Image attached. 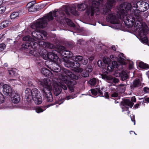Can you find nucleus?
Returning a JSON list of instances; mask_svg holds the SVG:
<instances>
[{"label":"nucleus","instance_id":"nucleus-22","mask_svg":"<svg viewBox=\"0 0 149 149\" xmlns=\"http://www.w3.org/2000/svg\"><path fill=\"white\" fill-rule=\"evenodd\" d=\"M40 53L39 56H41L43 59L45 60L48 59L49 52H47L46 50L43 49L42 51H41Z\"/></svg>","mask_w":149,"mask_h":149},{"label":"nucleus","instance_id":"nucleus-53","mask_svg":"<svg viewBox=\"0 0 149 149\" xmlns=\"http://www.w3.org/2000/svg\"><path fill=\"white\" fill-rule=\"evenodd\" d=\"M130 117L131 120L134 122V125L135 124V116L134 115H132V116H130Z\"/></svg>","mask_w":149,"mask_h":149},{"label":"nucleus","instance_id":"nucleus-2","mask_svg":"<svg viewBox=\"0 0 149 149\" xmlns=\"http://www.w3.org/2000/svg\"><path fill=\"white\" fill-rule=\"evenodd\" d=\"M132 8L130 11L131 19H134L135 24L134 31L138 33V38L143 43L148 44V40L146 36L147 32L144 24L142 23V12L146 11L149 8V4L143 1L136 2L132 1Z\"/></svg>","mask_w":149,"mask_h":149},{"label":"nucleus","instance_id":"nucleus-3","mask_svg":"<svg viewBox=\"0 0 149 149\" xmlns=\"http://www.w3.org/2000/svg\"><path fill=\"white\" fill-rule=\"evenodd\" d=\"M132 1L131 3L127 2H124L119 5L118 8L120 14L118 18L115 13H111L109 14L106 19L107 21L113 24L119 23V19L122 20L126 27L131 28L135 24L134 19H131L130 11L132 8Z\"/></svg>","mask_w":149,"mask_h":149},{"label":"nucleus","instance_id":"nucleus-31","mask_svg":"<svg viewBox=\"0 0 149 149\" xmlns=\"http://www.w3.org/2000/svg\"><path fill=\"white\" fill-rule=\"evenodd\" d=\"M75 79H72L70 81H68L67 85V86H73L76 84V81Z\"/></svg>","mask_w":149,"mask_h":149},{"label":"nucleus","instance_id":"nucleus-44","mask_svg":"<svg viewBox=\"0 0 149 149\" xmlns=\"http://www.w3.org/2000/svg\"><path fill=\"white\" fill-rule=\"evenodd\" d=\"M6 48V45L2 43L0 44V52L3 51Z\"/></svg>","mask_w":149,"mask_h":149},{"label":"nucleus","instance_id":"nucleus-45","mask_svg":"<svg viewBox=\"0 0 149 149\" xmlns=\"http://www.w3.org/2000/svg\"><path fill=\"white\" fill-rule=\"evenodd\" d=\"M81 63L84 65H86L88 63V60L87 59H84L83 58V59L81 61Z\"/></svg>","mask_w":149,"mask_h":149},{"label":"nucleus","instance_id":"nucleus-32","mask_svg":"<svg viewBox=\"0 0 149 149\" xmlns=\"http://www.w3.org/2000/svg\"><path fill=\"white\" fill-rule=\"evenodd\" d=\"M88 83L91 86H95L96 84L97 79L95 78L91 79L88 81Z\"/></svg>","mask_w":149,"mask_h":149},{"label":"nucleus","instance_id":"nucleus-60","mask_svg":"<svg viewBox=\"0 0 149 149\" xmlns=\"http://www.w3.org/2000/svg\"><path fill=\"white\" fill-rule=\"evenodd\" d=\"M139 104H135L134 105L133 108H134L135 109H137V108L139 106Z\"/></svg>","mask_w":149,"mask_h":149},{"label":"nucleus","instance_id":"nucleus-38","mask_svg":"<svg viewBox=\"0 0 149 149\" xmlns=\"http://www.w3.org/2000/svg\"><path fill=\"white\" fill-rule=\"evenodd\" d=\"M5 97L2 93L0 92V103H3L4 101Z\"/></svg>","mask_w":149,"mask_h":149},{"label":"nucleus","instance_id":"nucleus-46","mask_svg":"<svg viewBox=\"0 0 149 149\" xmlns=\"http://www.w3.org/2000/svg\"><path fill=\"white\" fill-rule=\"evenodd\" d=\"M35 4V2H34V1H33V2H30L29 3H28L27 5V6L28 7V8H31V7H33V6H34V5Z\"/></svg>","mask_w":149,"mask_h":149},{"label":"nucleus","instance_id":"nucleus-51","mask_svg":"<svg viewBox=\"0 0 149 149\" xmlns=\"http://www.w3.org/2000/svg\"><path fill=\"white\" fill-rule=\"evenodd\" d=\"M15 72L13 70H11L10 71H9V74L11 76H15Z\"/></svg>","mask_w":149,"mask_h":149},{"label":"nucleus","instance_id":"nucleus-16","mask_svg":"<svg viewBox=\"0 0 149 149\" xmlns=\"http://www.w3.org/2000/svg\"><path fill=\"white\" fill-rule=\"evenodd\" d=\"M111 61L110 59L108 57H104L103 58L102 61L101 60H99L97 61V64L99 67H101L103 66L104 64H109Z\"/></svg>","mask_w":149,"mask_h":149},{"label":"nucleus","instance_id":"nucleus-55","mask_svg":"<svg viewBox=\"0 0 149 149\" xmlns=\"http://www.w3.org/2000/svg\"><path fill=\"white\" fill-rule=\"evenodd\" d=\"M133 67V63L132 61H130L129 62V68L130 69H131Z\"/></svg>","mask_w":149,"mask_h":149},{"label":"nucleus","instance_id":"nucleus-19","mask_svg":"<svg viewBox=\"0 0 149 149\" xmlns=\"http://www.w3.org/2000/svg\"><path fill=\"white\" fill-rule=\"evenodd\" d=\"M34 101L36 104H39L42 102V99L41 94L32 98V101Z\"/></svg>","mask_w":149,"mask_h":149},{"label":"nucleus","instance_id":"nucleus-15","mask_svg":"<svg viewBox=\"0 0 149 149\" xmlns=\"http://www.w3.org/2000/svg\"><path fill=\"white\" fill-rule=\"evenodd\" d=\"M3 91L5 95L9 96L11 95L14 92L12 91L10 87L7 84H5L3 86Z\"/></svg>","mask_w":149,"mask_h":149},{"label":"nucleus","instance_id":"nucleus-43","mask_svg":"<svg viewBox=\"0 0 149 149\" xmlns=\"http://www.w3.org/2000/svg\"><path fill=\"white\" fill-rule=\"evenodd\" d=\"M61 80L62 81H64L65 83L67 84L69 81L68 80L67 77L66 76H62Z\"/></svg>","mask_w":149,"mask_h":149},{"label":"nucleus","instance_id":"nucleus-5","mask_svg":"<svg viewBox=\"0 0 149 149\" xmlns=\"http://www.w3.org/2000/svg\"><path fill=\"white\" fill-rule=\"evenodd\" d=\"M25 93V98L29 103L32 102V98L40 95V91L36 88H33L31 90L29 88H26Z\"/></svg>","mask_w":149,"mask_h":149},{"label":"nucleus","instance_id":"nucleus-34","mask_svg":"<svg viewBox=\"0 0 149 149\" xmlns=\"http://www.w3.org/2000/svg\"><path fill=\"white\" fill-rule=\"evenodd\" d=\"M19 15V13L18 12H13L10 15V17L11 19H15L18 17Z\"/></svg>","mask_w":149,"mask_h":149},{"label":"nucleus","instance_id":"nucleus-17","mask_svg":"<svg viewBox=\"0 0 149 149\" xmlns=\"http://www.w3.org/2000/svg\"><path fill=\"white\" fill-rule=\"evenodd\" d=\"M58 59V57L57 55L51 52H49L48 57L47 61L53 62H56Z\"/></svg>","mask_w":149,"mask_h":149},{"label":"nucleus","instance_id":"nucleus-7","mask_svg":"<svg viewBox=\"0 0 149 149\" xmlns=\"http://www.w3.org/2000/svg\"><path fill=\"white\" fill-rule=\"evenodd\" d=\"M63 64L65 67L72 69L77 68L80 66L79 63L74 62L69 59H64Z\"/></svg>","mask_w":149,"mask_h":149},{"label":"nucleus","instance_id":"nucleus-64","mask_svg":"<svg viewBox=\"0 0 149 149\" xmlns=\"http://www.w3.org/2000/svg\"><path fill=\"white\" fill-rule=\"evenodd\" d=\"M145 100L146 101L149 102V97L148 98H145Z\"/></svg>","mask_w":149,"mask_h":149},{"label":"nucleus","instance_id":"nucleus-23","mask_svg":"<svg viewBox=\"0 0 149 149\" xmlns=\"http://www.w3.org/2000/svg\"><path fill=\"white\" fill-rule=\"evenodd\" d=\"M52 104H50L49 105H47L45 106L38 107L36 109V111L37 113H40L44 111L45 110L46 107L48 108L49 107L52 106Z\"/></svg>","mask_w":149,"mask_h":149},{"label":"nucleus","instance_id":"nucleus-48","mask_svg":"<svg viewBox=\"0 0 149 149\" xmlns=\"http://www.w3.org/2000/svg\"><path fill=\"white\" fill-rule=\"evenodd\" d=\"M118 96V93L116 92H114L111 94V96L112 97L116 98Z\"/></svg>","mask_w":149,"mask_h":149},{"label":"nucleus","instance_id":"nucleus-59","mask_svg":"<svg viewBox=\"0 0 149 149\" xmlns=\"http://www.w3.org/2000/svg\"><path fill=\"white\" fill-rule=\"evenodd\" d=\"M103 96L106 98H108L109 97L108 93L107 92H105Z\"/></svg>","mask_w":149,"mask_h":149},{"label":"nucleus","instance_id":"nucleus-52","mask_svg":"<svg viewBox=\"0 0 149 149\" xmlns=\"http://www.w3.org/2000/svg\"><path fill=\"white\" fill-rule=\"evenodd\" d=\"M74 69H76V71L78 72H81L83 71V69L81 68H80L79 67L76 68H74Z\"/></svg>","mask_w":149,"mask_h":149},{"label":"nucleus","instance_id":"nucleus-29","mask_svg":"<svg viewBox=\"0 0 149 149\" xmlns=\"http://www.w3.org/2000/svg\"><path fill=\"white\" fill-rule=\"evenodd\" d=\"M83 57L80 55L73 56L72 57V59L76 61L81 62L83 59Z\"/></svg>","mask_w":149,"mask_h":149},{"label":"nucleus","instance_id":"nucleus-63","mask_svg":"<svg viewBox=\"0 0 149 149\" xmlns=\"http://www.w3.org/2000/svg\"><path fill=\"white\" fill-rule=\"evenodd\" d=\"M4 85L2 83H0V89H1L2 86V87L3 88V86Z\"/></svg>","mask_w":149,"mask_h":149},{"label":"nucleus","instance_id":"nucleus-41","mask_svg":"<svg viewBox=\"0 0 149 149\" xmlns=\"http://www.w3.org/2000/svg\"><path fill=\"white\" fill-rule=\"evenodd\" d=\"M125 90V88H123L122 87H119L117 89V91L119 93H124Z\"/></svg>","mask_w":149,"mask_h":149},{"label":"nucleus","instance_id":"nucleus-28","mask_svg":"<svg viewBox=\"0 0 149 149\" xmlns=\"http://www.w3.org/2000/svg\"><path fill=\"white\" fill-rule=\"evenodd\" d=\"M32 49L30 51V53L34 56L36 57L39 56L40 55V52H38L37 51V50H38V49Z\"/></svg>","mask_w":149,"mask_h":149},{"label":"nucleus","instance_id":"nucleus-35","mask_svg":"<svg viewBox=\"0 0 149 149\" xmlns=\"http://www.w3.org/2000/svg\"><path fill=\"white\" fill-rule=\"evenodd\" d=\"M45 43V47L47 48L52 49L54 47V46L53 44L49 42H46Z\"/></svg>","mask_w":149,"mask_h":149},{"label":"nucleus","instance_id":"nucleus-54","mask_svg":"<svg viewBox=\"0 0 149 149\" xmlns=\"http://www.w3.org/2000/svg\"><path fill=\"white\" fill-rule=\"evenodd\" d=\"M143 91L146 93H149V88L147 87H144L143 88Z\"/></svg>","mask_w":149,"mask_h":149},{"label":"nucleus","instance_id":"nucleus-37","mask_svg":"<svg viewBox=\"0 0 149 149\" xmlns=\"http://www.w3.org/2000/svg\"><path fill=\"white\" fill-rule=\"evenodd\" d=\"M96 89L98 92V93L100 94V96L102 97H104L103 95V93H102L103 89L102 88L101 89L97 87L96 88Z\"/></svg>","mask_w":149,"mask_h":149},{"label":"nucleus","instance_id":"nucleus-14","mask_svg":"<svg viewBox=\"0 0 149 149\" xmlns=\"http://www.w3.org/2000/svg\"><path fill=\"white\" fill-rule=\"evenodd\" d=\"M10 96L11 101L13 103L17 104L20 100V97L19 95L14 91Z\"/></svg>","mask_w":149,"mask_h":149},{"label":"nucleus","instance_id":"nucleus-57","mask_svg":"<svg viewBox=\"0 0 149 149\" xmlns=\"http://www.w3.org/2000/svg\"><path fill=\"white\" fill-rule=\"evenodd\" d=\"M59 49L60 50L62 51L65 50V47L62 46H60L59 47Z\"/></svg>","mask_w":149,"mask_h":149},{"label":"nucleus","instance_id":"nucleus-27","mask_svg":"<svg viewBox=\"0 0 149 149\" xmlns=\"http://www.w3.org/2000/svg\"><path fill=\"white\" fill-rule=\"evenodd\" d=\"M75 97V95H72L66 96L65 97L61 98L59 101L60 104L62 103L65 100H68L71 98L73 99Z\"/></svg>","mask_w":149,"mask_h":149},{"label":"nucleus","instance_id":"nucleus-62","mask_svg":"<svg viewBox=\"0 0 149 149\" xmlns=\"http://www.w3.org/2000/svg\"><path fill=\"white\" fill-rule=\"evenodd\" d=\"M93 59L94 58L93 57H91L89 58V60L91 61H93Z\"/></svg>","mask_w":149,"mask_h":149},{"label":"nucleus","instance_id":"nucleus-20","mask_svg":"<svg viewBox=\"0 0 149 149\" xmlns=\"http://www.w3.org/2000/svg\"><path fill=\"white\" fill-rule=\"evenodd\" d=\"M31 47L30 43L29 42H24L22 44L21 47L19 49L20 51L26 50L27 49H30Z\"/></svg>","mask_w":149,"mask_h":149},{"label":"nucleus","instance_id":"nucleus-24","mask_svg":"<svg viewBox=\"0 0 149 149\" xmlns=\"http://www.w3.org/2000/svg\"><path fill=\"white\" fill-rule=\"evenodd\" d=\"M121 80L122 81H124L129 78V75L125 71H122L120 74Z\"/></svg>","mask_w":149,"mask_h":149},{"label":"nucleus","instance_id":"nucleus-6","mask_svg":"<svg viewBox=\"0 0 149 149\" xmlns=\"http://www.w3.org/2000/svg\"><path fill=\"white\" fill-rule=\"evenodd\" d=\"M56 62L47 61L45 62V64L51 70L58 73L60 71L61 69L60 67Z\"/></svg>","mask_w":149,"mask_h":149},{"label":"nucleus","instance_id":"nucleus-42","mask_svg":"<svg viewBox=\"0 0 149 149\" xmlns=\"http://www.w3.org/2000/svg\"><path fill=\"white\" fill-rule=\"evenodd\" d=\"M88 71L85 70V72H84V73H82V76L84 77H87L89 76V73Z\"/></svg>","mask_w":149,"mask_h":149},{"label":"nucleus","instance_id":"nucleus-13","mask_svg":"<svg viewBox=\"0 0 149 149\" xmlns=\"http://www.w3.org/2000/svg\"><path fill=\"white\" fill-rule=\"evenodd\" d=\"M120 67V68H121L122 65H119L117 62L116 61H113L111 64L110 65H107V68H106L107 70L109 72L112 71L114 68H117L118 69V67Z\"/></svg>","mask_w":149,"mask_h":149},{"label":"nucleus","instance_id":"nucleus-1","mask_svg":"<svg viewBox=\"0 0 149 149\" xmlns=\"http://www.w3.org/2000/svg\"><path fill=\"white\" fill-rule=\"evenodd\" d=\"M70 13L76 16H78L79 15L78 12L76 10L75 8L73 7L70 8L67 7L65 8L60 9L57 10H55L50 12L46 16L42 18L38 19L36 22L32 23L31 27L37 31H38V29L43 28L47 26V21L53 20L54 17H55L56 20L58 22H62L63 20H65L69 26L75 27V25L72 21L66 17V15L67 17H69L70 15Z\"/></svg>","mask_w":149,"mask_h":149},{"label":"nucleus","instance_id":"nucleus-39","mask_svg":"<svg viewBox=\"0 0 149 149\" xmlns=\"http://www.w3.org/2000/svg\"><path fill=\"white\" fill-rule=\"evenodd\" d=\"M6 10V7L0 5V14L3 13Z\"/></svg>","mask_w":149,"mask_h":149},{"label":"nucleus","instance_id":"nucleus-49","mask_svg":"<svg viewBox=\"0 0 149 149\" xmlns=\"http://www.w3.org/2000/svg\"><path fill=\"white\" fill-rule=\"evenodd\" d=\"M91 93H92V94L94 96H96L97 95V90L96 91L95 89H92L91 90Z\"/></svg>","mask_w":149,"mask_h":149},{"label":"nucleus","instance_id":"nucleus-58","mask_svg":"<svg viewBox=\"0 0 149 149\" xmlns=\"http://www.w3.org/2000/svg\"><path fill=\"white\" fill-rule=\"evenodd\" d=\"M69 90L71 91V92H73L74 91L73 86H68Z\"/></svg>","mask_w":149,"mask_h":149},{"label":"nucleus","instance_id":"nucleus-33","mask_svg":"<svg viewBox=\"0 0 149 149\" xmlns=\"http://www.w3.org/2000/svg\"><path fill=\"white\" fill-rule=\"evenodd\" d=\"M139 66L141 68H149V66L148 64L142 62H140L139 63Z\"/></svg>","mask_w":149,"mask_h":149},{"label":"nucleus","instance_id":"nucleus-18","mask_svg":"<svg viewBox=\"0 0 149 149\" xmlns=\"http://www.w3.org/2000/svg\"><path fill=\"white\" fill-rule=\"evenodd\" d=\"M141 83L139 79H136L133 81L132 84H131L130 87L131 89H134L135 88L141 86Z\"/></svg>","mask_w":149,"mask_h":149},{"label":"nucleus","instance_id":"nucleus-25","mask_svg":"<svg viewBox=\"0 0 149 149\" xmlns=\"http://www.w3.org/2000/svg\"><path fill=\"white\" fill-rule=\"evenodd\" d=\"M41 72L45 76H49L51 74L50 71L47 68H42L41 70Z\"/></svg>","mask_w":149,"mask_h":149},{"label":"nucleus","instance_id":"nucleus-21","mask_svg":"<svg viewBox=\"0 0 149 149\" xmlns=\"http://www.w3.org/2000/svg\"><path fill=\"white\" fill-rule=\"evenodd\" d=\"M61 54L63 56L66 58H72L73 57L72 53L69 51L65 50L62 52Z\"/></svg>","mask_w":149,"mask_h":149},{"label":"nucleus","instance_id":"nucleus-56","mask_svg":"<svg viewBox=\"0 0 149 149\" xmlns=\"http://www.w3.org/2000/svg\"><path fill=\"white\" fill-rule=\"evenodd\" d=\"M28 8V11L30 12L34 11L35 10V8H33V7L29 8Z\"/></svg>","mask_w":149,"mask_h":149},{"label":"nucleus","instance_id":"nucleus-61","mask_svg":"<svg viewBox=\"0 0 149 149\" xmlns=\"http://www.w3.org/2000/svg\"><path fill=\"white\" fill-rule=\"evenodd\" d=\"M111 48L113 50H114V51H115L116 50V48L115 46L114 45H113L111 47Z\"/></svg>","mask_w":149,"mask_h":149},{"label":"nucleus","instance_id":"nucleus-8","mask_svg":"<svg viewBox=\"0 0 149 149\" xmlns=\"http://www.w3.org/2000/svg\"><path fill=\"white\" fill-rule=\"evenodd\" d=\"M62 88L64 90H66L67 87L65 84H61L60 85L57 84L54 86L53 89V92L56 96H58L61 93Z\"/></svg>","mask_w":149,"mask_h":149},{"label":"nucleus","instance_id":"nucleus-4","mask_svg":"<svg viewBox=\"0 0 149 149\" xmlns=\"http://www.w3.org/2000/svg\"><path fill=\"white\" fill-rule=\"evenodd\" d=\"M48 79L44 78L43 80H39L38 83V84L43 86V95L46 101L48 102H51L53 100L52 94L51 92L52 86L48 84Z\"/></svg>","mask_w":149,"mask_h":149},{"label":"nucleus","instance_id":"nucleus-11","mask_svg":"<svg viewBox=\"0 0 149 149\" xmlns=\"http://www.w3.org/2000/svg\"><path fill=\"white\" fill-rule=\"evenodd\" d=\"M101 76L102 79L108 82H113L116 84L119 81V80L117 78L113 77L111 75L102 74Z\"/></svg>","mask_w":149,"mask_h":149},{"label":"nucleus","instance_id":"nucleus-40","mask_svg":"<svg viewBox=\"0 0 149 149\" xmlns=\"http://www.w3.org/2000/svg\"><path fill=\"white\" fill-rule=\"evenodd\" d=\"M118 57L121 61H123L125 59V58L123 54V53H120V54L119 55Z\"/></svg>","mask_w":149,"mask_h":149},{"label":"nucleus","instance_id":"nucleus-47","mask_svg":"<svg viewBox=\"0 0 149 149\" xmlns=\"http://www.w3.org/2000/svg\"><path fill=\"white\" fill-rule=\"evenodd\" d=\"M31 39L30 37L29 36H26L24 37L23 38V40L24 41H29Z\"/></svg>","mask_w":149,"mask_h":149},{"label":"nucleus","instance_id":"nucleus-36","mask_svg":"<svg viewBox=\"0 0 149 149\" xmlns=\"http://www.w3.org/2000/svg\"><path fill=\"white\" fill-rule=\"evenodd\" d=\"M92 70L93 68L92 66L89 64H88L86 67L85 68V70L90 73L92 71Z\"/></svg>","mask_w":149,"mask_h":149},{"label":"nucleus","instance_id":"nucleus-30","mask_svg":"<svg viewBox=\"0 0 149 149\" xmlns=\"http://www.w3.org/2000/svg\"><path fill=\"white\" fill-rule=\"evenodd\" d=\"M30 43L31 45L30 48L32 47V49H38L39 48L40 45L37 43L32 42Z\"/></svg>","mask_w":149,"mask_h":149},{"label":"nucleus","instance_id":"nucleus-26","mask_svg":"<svg viewBox=\"0 0 149 149\" xmlns=\"http://www.w3.org/2000/svg\"><path fill=\"white\" fill-rule=\"evenodd\" d=\"M10 23V22L7 20L3 21L0 24V29H2L4 28L7 27L9 25Z\"/></svg>","mask_w":149,"mask_h":149},{"label":"nucleus","instance_id":"nucleus-10","mask_svg":"<svg viewBox=\"0 0 149 149\" xmlns=\"http://www.w3.org/2000/svg\"><path fill=\"white\" fill-rule=\"evenodd\" d=\"M131 101L134 102H136V99L135 96L132 97L131 100L128 99H126L124 101L123 105L126 108V111H127L128 110L129 108L127 106L132 108L133 105L134 103Z\"/></svg>","mask_w":149,"mask_h":149},{"label":"nucleus","instance_id":"nucleus-50","mask_svg":"<svg viewBox=\"0 0 149 149\" xmlns=\"http://www.w3.org/2000/svg\"><path fill=\"white\" fill-rule=\"evenodd\" d=\"M85 42L82 40L79 39L77 41V44L80 45H83L84 44Z\"/></svg>","mask_w":149,"mask_h":149},{"label":"nucleus","instance_id":"nucleus-9","mask_svg":"<svg viewBox=\"0 0 149 149\" xmlns=\"http://www.w3.org/2000/svg\"><path fill=\"white\" fill-rule=\"evenodd\" d=\"M116 2L115 0H108L104 5L103 8V13L104 14L108 13L111 10L112 6Z\"/></svg>","mask_w":149,"mask_h":149},{"label":"nucleus","instance_id":"nucleus-12","mask_svg":"<svg viewBox=\"0 0 149 149\" xmlns=\"http://www.w3.org/2000/svg\"><path fill=\"white\" fill-rule=\"evenodd\" d=\"M62 70L65 74L67 75L71 79H74L77 80L80 77V75L78 74H73L72 72L65 68H63Z\"/></svg>","mask_w":149,"mask_h":149}]
</instances>
